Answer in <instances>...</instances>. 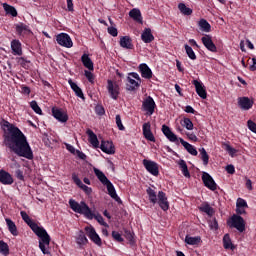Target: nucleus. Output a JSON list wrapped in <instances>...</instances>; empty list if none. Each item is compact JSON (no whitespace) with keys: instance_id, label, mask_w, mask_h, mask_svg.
Instances as JSON below:
<instances>
[{"instance_id":"obj_43","label":"nucleus","mask_w":256,"mask_h":256,"mask_svg":"<svg viewBox=\"0 0 256 256\" xmlns=\"http://www.w3.org/2000/svg\"><path fill=\"white\" fill-rule=\"evenodd\" d=\"M200 159L203 161V165L207 166L209 165V154L207 153V150L205 148H200Z\"/></svg>"},{"instance_id":"obj_28","label":"nucleus","mask_w":256,"mask_h":256,"mask_svg":"<svg viewBox=\"0 0 256 256\" xmlns=\"http://www.w3.org/2000/svg\"><path fill=\"white\" fill-rule=\"evenodd\" d=\"M129 17H131L133 21H136V23H140V25H143V16L141 15V10L133 8L129 12Z\"/></svg>"},{"instance_id":"obj_60","label":"nucleus","mask_w":256,"mask_h":256,"mask_svg":"<svg viewBox=\"0 0 256 256\" xmlns=\"http://www.w3.org/2000/svg\"><path fill=\"white\" fill-rule=\"evenodd\" d=\"M209 225H210V229H214L215 231H217V229H219V223L217 222L216 218L211 220Z\"/></svg>"},{"instance_id":"obj_47","label":"nucleus","mask_w":256,"mask_h":256,"mask_svg":"<svg viewBox=\"0 0 256 256\" xmlns=\"http://www.w3.org/2000/svg\"><path fill=\"white\" fill-rule=\"evenodd\" d=\"M0 253L5 256L9 255V244L3 240H0Z\"/></svg>"},{"instance_id":"obj_52","label":"nucleus","mask_w":256,"mask_h":256,"mask_svg":"<svg viewBox=\"0 0 256 256\" xmlns=\"http://www.w3.org/2000/svg\"><path fill=\"white\" fill-rule=\"evenodd\" d=\"M112 238L114 241H117V243H123L125 239H123V236H121V233L117 231H112Z\"/></svg>"},{"instance_id":"obj_21","label":"nucleus","mask_w":256,"mask_h":256,"mask_svg":"<svg viewBox=\"0 0 256 256\" xmlns=\"http://www.w3.org/2000/svg\"><path fill=\"white\" fill-rule=\"evenodd\" d=\"M100 149L107 155H115V145H113V142L111 141L102 140Z\"/></svg>"},{"instance_id":"obj_12","label":"nucleus","mask_w":256,"mask_h":256,"mask_svg":"<svg viewBox=\"0 0 256 256\" xmlns=\"http://www.w3.org/2000/svg\"><path fill=\"white\" fill-rule=\"evenodd\" d=\"M202 181L207 189H210V191H217V183L209 173L203 172Z\"/></svg>"},{"instance_id":"obj_63","label":"nucleus","mask_w":256,"mask_h":256,"mask_svg":"<svg viewBox=\"0 0 256 256\" xmlns=\"http://www.w3.org/2000/svg\"><path fill=\"white\" fill-rule=\"evenodd\" d=\"M16 177L19 179V181H25V176L23 175V172L21 170H16Z\"/></svg>"},{"instance_id":"obj_10","label":"nucleus","mask_w":256,"mask_h":256,"mask_svg":"<svg viewBox=\"0 0 256 256\" xmlns=\"http://www.w3.org/2000/svg\"><path fill=\"white\" fill-rule=\"evenodd\" d=\"M107 91L111 99H114V101L119 99L121 88L119 87V84L114 83L113 80H107Z\"/></svg>"},{"instance_id":"obj_31","label":"nucleus","mask_w":256,"mask_h":256,"mask_svg":"<svg viewBox=\"0 0 256 256\" xmlns=\"http://www.w3.org/2000/svg\"><path fill=\"white\" fill-rule=\"evenodd\" d=\"M120 47L123 49H133V40L129 36H122L120 38Z\"/></svg>"},{"instance_id":"obj_45","label":"nucleus","mask_w":256,"mask_h":256,"mask_svg":"<svg viewBox=\"0 0 256 256\" xmlns=\"http://www.w3.org/2000/svg\"><path fill=\"white\" fill-rule=\"evenodd\" d=\"M17 63L19 66H21L23 69H30L31 61L25 59L24 57L17 58Z\"/></svg>"},{"instance_id":"obj_41","label":"nucleus","mask_w":256,"mask_h":256,"mask_svg":"<svg viewBox=\"0 0 256 256\" xmlns=\"http://www.w3.org/2000/svg\"><path fill=\"white\" fill-rule=\"evenodd\" d=\"M200 211H202V213H206V215H209V217H213L215 210H213V207H211V205H209V203L203 204L200 207Z\"/></svg>"},{"instance_id":"obj_30","label":"nucleus","mask_w":256,"mask_h":256,"mask_svg":"<svg viewBox=\"0 0 256 256\" xmlns=\"http://www.w3.org/2000/svg\"><path fill=\"white\" fill-rule=\"evenodd\" d=\"M141 39L145 43H152V41H155V36L151 33V28H145L141 34Z\"/></svg>"},{"instance_id":"obj_23","label":"nucleus","mask_w":256,"mask_h":256,"mask_svg":"<svg viewBox=\"0 0 256 256\" xmlns=\"http://www.w3.org/2000/svg\"><path fill=\"white\" fill-rule=\"evenodd\" d=\"M253 103V100L249 99V97H240L238 99V105L243 111H249V109H252Z\"/></svg>"},{"instance_id":"obj_2","label":"nucleus","mask_w":256,"mask_h":256,"mask_svg":"<svg viewBox=\"0 0 256 256\" xmlns=\"http://www.w3.org/2000/svg\"><path fill=\"white\" fill-rule=\"evenodd\" d=\"M69 205L72 211H74V213H79L80 215H84L86 219H90V220L95 219L100 225H103L104 227H108L107 222H105V220L103 219V216H101V214L99 213L95 214V212H93V210L89 208V205H87L85 201H81L79 203L73 199H70Z\"/></svg>"},{"instance_id":"obj_46","label":"nucleus","mask_w":256,"mask_h":256,"mask_svg":"<svg viewBox=\"0 0 256 256\" xmlns=\"http://www.w3.org/2000/svg\"><path fill=\"white\" fill-rule=\"evenodd\" d=\"M76 243L78 245H87L89 243V240L87 239V236H85V233H83V231H81L78 235Z\"/></svg>"},{"instance_id":"obj_61","label":"nucleus","mask_w":256,"mask_h":256,"mask_svg":"<svg viewBox=\"0 0 256 256\" xmlns=\"http://www.w3.org/2000/svg\"><path fill=\"white\" fill-rule=\"evenodd\" d=\"M226 171L229 173V175L235 174V166H233V164L227 165Z\"/></svg>"},{"instance_id":"obj_59","label":"nucleus","mask_w":256,"mask_h":256,"mask_svg":"<svg viewBox=\"0 0 256 256\" xmlns=\"http://www.w3.org/2000/svg\"><path fill=\"white\" fill-rule=\"evenodd\" d=\"M186 136L190 141H193L194 143H197V141H199V138H197V135H195L194 133L187 132Z\"/></svg>"},{"instance_id":"obj_57","label":"nucleus","mask_w":256,"mask_h":256,"mask_svg":"<svg viewBox=\"0 0 256 256\" xmlns=\"http://www.w3.org/2000/svg\"><path fill=\"white\" fill-rule=\"evenodd\" d=\"M20 89L23 95H31V88L29 86L21 85Z\"/></svg>"},{"instance_id":"obj_27","label":"nucleus","mask_w":256,"mask_h":256,"mask_svg":"<svg viewBox=\"0 0 256 256\" xmlns=\"http://www.w3.org/2000/svg\"><path fill=\"white\" fill-rule=\"evenodd\" d=\"M179 142L181 143V145L184 147V149H186V151L190 155H193L194 157H197L198 152H197V148H195V146L191 145L187 141H184L183 138H179Z\"/></svg>"},{"instance_id":"obj_5","label":"nucleus","mask_w":256,"mask_h":256,"mask_svg":"<svg viewBox=\"0 0 256 256\" xmlns=\"http://www.w3.org/2000/svg\"><path fill=\"white\" fill-rule=\"evenodd\" d=\"M126 81V91H137L141 87V76L137 72L128 73Z\"/></svg>"},{"instance_id":"obj_35","label":"nucleus","mask_w":256,"mask_h":256,"mask_svg":"<svg viewBox=\"0 0 256 256\" xmlns=\"http://www.w3.org/2000/svg\"><path fill=\"white\" fill-rule=\"evenodd\" d=\"M2 7H3L6 15H11V17H17L18 13H17V9H15V7H13L7 3H3Z\"/></svg>"},{"instance_id":"obj_49","label":"nucleus","mask_w":256,"mask_h":256,"mask_svg":"<svg viewBox=\"0 0 256 256\" xmlns=\"http://www.w3.org/2000/svg\"><path fill=\"white\" fill-rule=\"evenodd\" d=\"M182 127H185L188 131H193V122L190 118H184L182 121Z\"/></svg>"},{"instance_id":"obj_4","label":"nucleus","mask_w":256,"mask_h":256,"mask_svg":"<svg viewBox=\"0 0 256 256\" xmlns=\"http://www.w3.org/2000/svg\"><path fill=\"white\" fill-rule=\"evenodd\" d=\"M33 233L39 237V249L42 251L43 255H49V250H47V247H49L51 243V236H49V233H47V230L43 227H37L35 230H33Z\"/></svg>"},{"instance_id":"obj_55","label":"nucleus","mask_w":256,"mask_h":256,"mask_svg":"<svg viewBox=\"0 0 256 256\" xmlns=\"http://www.w3.org/2000/svg\"><path fill=\"white\" fill-rule=\"evenodd\" d=\"M116 125L119 129V131H125V126L123 125V122L121 121V115H116Z\"/></svg>"},{"instance_id":"obj_9","label":"nucleus","mask_w":256,"mask_h":256,"mask_svg":"<svg viewBox=\"0 0 256 256\" xmlns=\"http://www.w3.org/2000/svg\"><path fill=\"white\" fill-rule=\"evenodd\" d=\"M143 166L145 167L146 171L153 175L154 177H159V164L153 160L144 159L142 161Z\"/></svg>"},{"instance_id":"obj_6","label":"nucleus","mask_w":256,"mask_h":256,"mask_svg":"<svg viewBox=\"0 0 256 256\" xmlns=\"http://www.w3.org/2000/svg\"><path fill=\"white\" fill-rule=\"evenodd\" d=\"M227 223L231 229H237L238 233H245L247 223L240 215L233 214Z\"/></svg>"},{"instance_id":"obj_16","label":"nucleus","mask_w":256,"mask_h":256,"mask_svg":"<svg viewBox=\"0 0 256 256\" xmlns=\"http://www.w3.org/2000/svg\"><path fill=\"white\" fill-rule=\"evenodd\" d=\"M162 211H169V200H167V194L163 191L158 192L157 202Z\"/></svg>"},{"instance_id":"obj_64","label":"nucleus","mask_w":256,"mask_h":256,"mask_svg":"<svg viewBox=\"0 0 256 256\" xmlns=\"http://www.w3.org/2000/svg\"><path fill=\"white\" fill-rule=\"evenodd\" d=\"M249 71H256V58H252V65L249 66Z\"/></svg>"},{"instance_id":"obj_29","label":"nucleus","mask_w":256,"mask_h":256,"mask_svg":"<svg viewBox=\"0 0 256 256\" xmlns=\"http://www.w3.org/2000/svg\"><path fill=\"white\" fill-rule=\"evenodd\" d=\"M11 49L13 55H23V48L21 45V41L14 39L11 41Z\"/></svg>"},{"instance_id":"obj_25","label":"nucleus","mask_w":256,"mask_h":256,"mask_svg":"<svg viewBox=\"0 0 256 256\" xmlns=\"http://www.w3.org/2000/svg\"><path fill=\"white\" fill-rule=\"evenodd\" d=\"M20 215L23 221L28 225V227H30L32 231H35L39 227V225H37V223H35V221H33L31 217H29V214H27V212L21 211Z\"/></svg>"},{"instance_id":"obj_14","label":"nucleus","mask_w":256,"mask_h":256,"mask_svg":"<svg viewBox=\"0 0 256 256\" xmlns=\"http://www.w3.org/2000/svg\"><path fill=\"white\" fill-rule=\"evenodd\" d=\"M85 231L87 232L89 239L93 241L95 245H98V247H101V245H103L101 237L99 236V234H97V231H95L94 227H86Z\"/></svg>"},{"instance_id":"obj_40","label":"nucleus","mask_w":256,"mask_h":256,"mask_svg":"<svg viewBox=\"0 0 256 256\" xmlns=\"http://www.w3.org/2000/svg\"><path fill=\"white\" fill-rule=\"evenodd\" d=\"M178 9L180 13H182V15H186V16L193 15V9L187 7L185 3L178 4Z\"/></svg>"},{"instance_id":"obj_51","label":"nucleus","mask_w":256,"mask_h":256,"mask_svg":"<svg viewBox=\"0 0 256 256\" xmlns=\"http://www.w3.org/2000/svg\"><path fill=\"white\" fill-rule=\"evenodd\" d=\"M224 149L226 152H228L230 157H235V154L237 153V149L231 147V145H229L227 143L224 144Z\"/></svg>"},{"instance_id":"obj_19","label":"nucleus","mask_w":256,"mask_h":256,"mask_svg":"<svg viewBox=\"0 0 256 256\" xmlns=\"http://www.w3.org/2000/svg\"><path fill=\"white\" fill-rule=\"evenodd\" d=\"M201 41L208 51H211V53H217V46L213 43V39H211L210 35L203 36Z\"/></svg>"},{"instance_id":"obj_44","label":"nucleus","mask_w":256,"mask_h":256,"mask_svg":"<svg viewBox=\"0 0 256 256\" xmlns=\"http://www.w3.org/2000/svg\"><path fill=\"white\" fill-rule=\"evenodd\" d=\"M185 243H187V245H198L201 243V237L186 236Z\"/></svg>"},{"instance_id":"obj_13","label":"nucleus","mask_w":256,"mask_h":256,"mask_svg":"<svg viewBox=\"0 0 256 256\" xmlns=\"http://www.w3.org/2000/svg\"><path fill=\"white\" fill-rule=\"evenodd\" d=\"M52 115L54 119H57V121H59L60 123H67V121H69V115H67L66 112L63 111V109L53 107Z\"/></svg>"},{"instance_id":"obj_32","label":"nucleus","mask_w":256,"mask_h":256,"mask_svg":"<svg viewBox=\"0 0 256 256\" xmlns=\"http://www.w3.org/2000/svg\"><path fill=\"white\" fill-rule=\"evenodd\" d=\"M81 62L89 71H94L93 60L89 57V54H83L81 56Z\"/></svg>"},{"instance_id":"obj_7","label":"nucleus","mask_w":256,"mask_h":256,"mask_svg":"<svg viewBox=\"0 0 256 256\" xmlns=\"http://www.w3.org/2000/svg\"><path fill=\"white\" fill-rule=\"evenodd\" d=\"M155 109H157V104L155 103V100L153 97L148 96L144 101L142 102V110L145 111L146 115H153L155 113Z\"/></svg>"},{"instance_id":"obj_39","label":"nucleus","mask_w":256,"mask_h":256,"mask_svg":"<svg viewBox=\"0 0 256 256\" xmlns=\"http://www.w3.org/2000/svg\"><path fill=\"white\" fill-rule=\"evenodd\" d=\"M146 193L149 197L150 203H153V205H155V203H157V197H158L157 192H155V190H153L151 187H148L146 189Z\"/></svg>"},{"instance_id":"obj_34","label":"nucleus","mask_w":256,"mask_h":256,"mask_svg":"<svg viewBox=\"0 0 256 256\" xmlns=\"http://www.w3.org/2000/svg\"><path fill=\"white\" fill-rule=\"evenodd\" d=\"M5 221L8 227V231L11 233V235L17 237V235H19V232L17 231V225H15V222H13V220H11L10 218H6Z\"/></svg>"},{"instance_id":"obj_18","label":"nucleus","mask_w":256,"mask_h":256,"mask_svg":"<svg viewBox=\"0 0 256 256\" xmlns=\"http://www.w3.org/2000/svg\"><path fill=\"white\" fill-rule=\"evenodd\" d=\"M142 132L147 141H151V143H155V135L151 131V123L146 122L142 126Z\"/></svg>"},{"instance_id":"obj_54","label":"nucleus","mask_w":256,"mask_h":256,"mask_svg":"<svg viewBox=\"0 0 256 256\" xmlns=\"http://www.w3.org/2000/svg\"><path fill=\"white\" fill-rule=\"evenodd\" d=\"M84 75L86 79L89 81V83H92V84L95 83V75H93L91 71L85 70Z\"/></svg>"},{"instance_id":"obj_26","label":"nucleus","mask_w":256,"mask_h":256,"mask_svg":"<svg viewBox=\"0 0 256 256\" xmlns=\"http://www.w3.org/2000/svg\"><path fill=\"white\" fill-rule=\"evenodd\" d=\"M86 135H88V141L89 143L95 147V149H99V139L97 138V134L93 132V130L88 129L86 131Z\"/></svg>"},{"instance_id":"obj_36","label":"nucleus","mask_w":256,"mask_h":256,"mask_svg":"<svg viewBox=\"0 0 256 256\" xmlns=\"http://www.w3.org/2000/svg\"><path fill=\"white\" fill-rule=\"evenodd\" d=\"M223 247L224 249H231L232 251L235 249L233 242L231 241V236L229 234H225L223 236Z\"/></svg>"},{"instance_id":"obj_20","label":"nucleus","mask_w":256,"mask_h":256,"mask_svg":"<svg viewBox=\"0 0 256 256\" xmlns=\"http://www.w3.org/2000/svg\"><path fill=\"white\" fill-rule=\"evenodd\" d=\"M192 85H194L196 93L201 97V99H207V90L201 81L193 80Z\"/></svg>"},{"instance_id":"obj_8","label":"nucleus","mask_w":256,"mask_h":256,"mask_svg":"<svg viewBox=\"0 0 256 256\" xmlns=\"http://www.w3.org/2000/svg\"><path fill=\"white\" fill-rule=\"evenodd\" d=\"M14 27H15L16 35H18L20 39H25V37H29V35L33 33L29 25L23 22H19L15 24Z\"/></svg>"},{"instance_id":"obj_15","label":"nucleus","mask_w":256,"mask_h":256,"mask_svg":"<svg viewBox=\"0 0 256 256\" xmlns=\"http://www.w3.org/2000/svg\"><path fill=\"white\" fill-rule=\"evenodd\" d=\"M72 181L73 183H75V185H77V187L82 189V191H84L86 195H91V193H93V188L83 184V182L76 173L72 174Z\"/></svg>"},{"instance_id":"obj_42","label":"nucleus","mask_w":256,"mask_h":256,"mask_svg":"<svg viewBox=\"0 0 256 256\" xmlns=\"http://www.w3.org/2000/svg\"><path fill=\"white\" fill-rule=\"evenodd\" d=\"M184 49H185L186 55H188L191 61H195L197 59V55L195 54V51H193V48L191 46H189L188 44H185Z\"/></svg>"},{"instance_id":"obj_50","label":"nucleus","mask_w":256,"mask_h":256,"mask_svg":"<svg viewBox=\"0 0 256 256\" xmlns=\"http://www.w3.org/2000/svg\"><path fill=\"white\" fill-rule=\"evenodd\" d=\"M124 236L127 241H129L130 245H135V238L133 237V233L130 230L124 231Z\"/></svg>"},{"instance_id":"obj_1","label":"nucleus","mask_w":256,"mask_h":256,"mask_svg":"<svg viewBox=\"0 0 256 256\" xmlns=\"http://www.w3.org/2000/svg\"><path fill=\"white\" fill-rule=\"evenodd\" d=\"M2 129L8 147H10L18 157H24L29 160L33 159L31 145H29V142L27 141V136H25L19 127L3 120Z\"/></svg>"},{"instance_id":"obj_62","label":"nucleus","mask_w":256,"mask_h":256,"mask_svg":"<svg viewBox=\"0 0 256 256\" xmlns=\"http://www.w3.org/2000/svg\"><path fill=\"white\" fill-rule=\"evenodd\" d=\"M95 111L97 115H105V108L103 106H96Z\"/></svg>"},{"instance_id":"obj_58","label":"nucleus","mask_w":256,"mask_h":256,"mask_svg":"<svg viewBox=\"0 0 256 256\" xmlns=\"http://www.w3.org/2000/svg\"><path fill=\"white\" fill-rule=\"evenodd\" d=\"M108 33L109 35H111L112 37H117V35H119V32L117 31V28L111 26L108 27Z\"/></svg>"},{"instance_id":"obj_3","label":"nucleus","mask_w":256,"mask_h":256,"mask_svg":"<svg viewBox=\"0 0 256 256\" xmlns=\"http://www.w3.org/2000/svg\"><path fill=\"white\" fill-rule=\"evenodd\" d=\"M94 173H95L97 179H99V181L102 183V185H105V187L107 188L108 195H110V197L112 199H114V201H116L117 203H123L121 201V198L117 195L115 186H113V183H111L109 178H107V176H105V173H103L101 170H99L97 168H94Z\"/></svg>"},{"instance_id":"obj_22","label":"nucleus","mask_w":256,"mask_h":256,"mask_svg":"<svg viewBox=\"0 0 256 256\" xmlns=\"http://www.w3.org/2000/svg\"><path fill=\"white\" fill-rule=\"evenodd\" d=\"M139 73L143 79H152L153 78V71L149 68V65L142 63L138 67Z\"/></svg>"},{"instance_id":"obj_56","label":"nucleus","mask_w":256,"mask_h":256,"mask_svg":"<svg viewBox=\"0 0 256 256\" xmlns=\"http://www.w3.org/2000/svg\"><path fill=\"white\" fill-rule=\"evenodd\" d=\"M247 127H248L249 131H252V133L256 134V123L253 122V120L247 121Z\"/></svg>"},{"instance_id":"obj_33","label":"nucleus","mask_w":256,"mask_h":256,"mask_svg":"<svg viewBox=\"0 0 256 256\" xmlns=\"http://www.w3.org/2000/svg\"><path fill=\"white\" fill-rule=\"evenodd\" d=\"M72 91H74L76 97H79L80 99H85V95L83 94V90L77 85V83L73 82V80L68 81Z\"/></svg>"},{"instance_id":"obj_11","label":"nucleus","mask_w":256,"mask_h":256,"mask_svg":"<svg viewBox=\"0 0 256 256\" xmlns=\"http://www.w3.org/2000/svg\"><path fill=\"white\" fill-rule=\"evenodd\" d=\"M56 41L61 47H66V49H71L73 47V40L71 36L67 33H60L56 36Z\"/></svg>"},{"instance_id":"obj_53","label":"nucleus","mask_w":256,"mask_h":256,"mask_svg":"<svg viewBox=\"0 0 256 256\" xmlns=\"http://www.w3.org/2000/svg\"><path fill=\"white\" fill-rule=\"evenodd\" d=\"M249 205H247V201L243 198H238L236 202V208H245L247 209Z\"/></svg>"},{"instance_id":"obj_24","label":"nucleus","mask_w":256,"mask_h":256,"mask_svg":"<svg viewBox=\"0 0 256 256\" xmlns=\"http://www.w3.org/2000/svg\"><path fill=\"white\" fill-rule=\"evenodd\" d=\"M0 183L2 185H13V176L5 170H0Z\"/></svg>"},{"instance_id":"obj_48","label":"nucleus","mask_w":256,"mask_h":256,"mask_svg":"<svg viewBox=\"0 0 256 256\" xmlns=\"http://www.w3.org/2000/svg\"><path fill=\"white\" fill-rule=\"evenodd\" d=\"M30 107L34 111V113H37V115H43V110H41V107H39V104H37V101L32 100L30 102Z\"/></svg>"},{"instance_id":"obj_37","label":"nucleus","mask_w":256,"mask_h":256,"mask_svg":"<svg viewBox=\"0 0 256 256\" xmlns=\"http://www.w3.org/2000/svg\"><path fill=\"white\" fill-rule=\"evenodd\" d=\"M178 165L182 171V175H184V177L189 179L191 177V174L189 173V168L187 167V162H185V160H180L178 162Z\"/></svg>"},{"instance_id":"obj_17","label":"nucleus","mask_w":256,"mask_h":256,"mask_svg":"<svg viewBox=\"0 0 256 256\" xmlns=\"http://www.w3.org/2000/svg\"><path fill=\"white\" fill-rule=\"evenodd\" d=\"M162 133L171 143H176L177 145H179V138H177V135H175V133L171 131V128H169V126L165 124L162 125Z\"/></svg>"},{"instance_id":"obj_38","label":"nucleus","mask_w":256,"mask_h":256,"mask_svg":"<svg viewBox=\"0 0 256 256\" xmlns=\"http://www.w3.org/2000/svg\"><path fill=\"white\" fill-rule=\"evenodd\" d=\"M198 25L202 31L205 33H211V24L206 19H200Z\"/></svg>"}]
</instances>
